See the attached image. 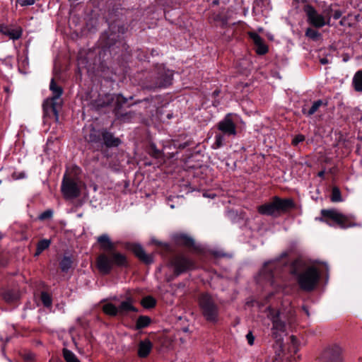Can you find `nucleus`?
Here are the masks:
<instances>
[{"label": "nucleus", "instance_id": "1", "mask_svg": "<svg viewBox=\"0 0 362 362\" xmlns=\"http://www.w3.org/2000/svg\"><path fill=\"white\" fill-rule=\"evenodd\" d=\"M303 264L295 262L292 265L291 273L297 276L300 287L306 291H312L317 285L319 279V271L315 267L303 268Z\"/></svg>", "mask_w": 362, "mask_h": 362}, {"label": "nucleus", "instance_id": "2", "mask_svg": "<svg viewBox=\"0 0 362 362\" xmlns=\"http://www.w3.org/2000/svg\"><path fill=\"white\" fill-rule=\"evenodd\" d=\"M96 264L100 272L107 274L110 272L114 265L124 267L127 264V261L125 255L112 252L100 254L97 258Z\"/></svg>", "mask_w": 362, "mask_h": 362}, {"label": "nucleus", "instance_id": "3", "mask_svg": "<svg viewBox=\"0 0 362 362\" xmlns=\"http://www.w3.org/2000/svg\"><path fill=\"white\" fill-rule=\"evenodd\" d=\"M267 317L272 323L271 329L272 338L276 341H281L286 332V325L284 320L286 317L284 314L279 310H275L273 308H268Z\"/></svg>", "mask_w": 362, "mask_h": 362}, {"label": "nucleus", "instance_id": "4", "mask_svg": "<svg viewBox=\"0 0 362 362\" xmlns=\"http://www.w3.org/2000/svg\"><path fill=\"white\" fill-rule=\"evenodd\" d=\"M293 206L294 204L292 199H281L278 197H275L272 202L259 206L257 211L262 215L276 216L281 211H286L293 207Z\"/></svg>", "mask_w": 362, "mask_h": 362}, {"label": "nucleus", "instance_id": "5", "mask_svg": "<svg viewBox=\"0 0 362 362\" xmlns=\"http://www.w3.org/2000/svg\"><path fill=\"white\" fill-rule=\"evenodd\" d=\"M321 214L323 218L320 220L326 222L331 226L332 224L329 223V220L333 221L341 228H347L356 226L352 216H346L336 209H322Z\"/></svg>", "mask_w": 362, "mask_h": 362}, {"label": "nucleus", "instance_id": "6", "mask_svg": "<svg viewBox=\"0 0 362 362\" xmlns=\"http://www.w3.org/2000/svg\"><path fill=\"white\" fill-rule=\"evenodd\" d=\"M78 171L79 168L75 167L72 169L71 172L67 171L64 176L62 191L66 198L77 197L80 194L76 178Z\"/></svg>", "mask_w": 362, "mask_h": 362}, {"label": "nucleus", "instance_id": "7", "mask_svg": "<svg viewBox=\"0 0 362 362\" xmlns=\"http://www.w3.org/2000/svg\"><path fill=\"white\" fill-rule=\"evenodd\" d=\"M199 304L202 314L208 321L216 320L218 307L214 299L208 293H202L199 298Z\"/></svg>", "mask_w": 362, "mask_h": 362}, {"label": "nucleus", "instance_id": "8", "mask_svg": "<svg viewBox=\"0 0 362 362\" xmlns=\"http://www.w3.org/2000/svg\"><path fill=\"white\" fill-rule=\"evenodd\" d=\"M344 349L339 344H332L322 351L320 362H343Z\"/></svg>", "mask_w": 362, "mask_h": 362}, {"label": "nucleus", "instance_id": "9", "mask_svg": "<svg viewBox=\"0 0 362 362\" xmlns=\"http://www.w3.org/2000/svg\"><path fill=\"white\" fill-rule=\"evenodd\" d=\"M170 265L174 269V273L177 276L195 267L194 262L182 255L173 257L170 260Z\"/></svg>", "mask_w": 362, "mask_h": 362}, {"label": "nucleus", "instance_id": "10", "mask_svg": "<svg viewBox=\"0 0 362 362\" xmlns=\"http://www.w3.org/2000/svg\"><path fill=\"white\" fill-rule=\"evenodd\" d=\"M305 12L308 16V21L315 28H322L326 25L327 22L325 17L317 13L314 7L307 5L305 7Z\"/></svg>", "mask_w": 362, "mask_h": 362}, {"label": "nucleus", "instance_id": "11", "mask_svg": "<svg viewBox=\"0 0 362 362\" xmlns=\"http://www.w3.org/2000/svg\"><path fill=\"white\" fill-rule=\"evenodd\" d=\"M217 128L221 133L228 136H234L237 134L236 125L231 119L230 114L227 115L217 124Z\"/></svg>", "mask_w": 362, "mask_h": 362}, {"label": "nucleus", "instance_id": "12", "mask_svg": "<svg viewBox=\"0 0 362 362\" xmlns=\"http://www.w3.org/2000/svg\"><path fill=\"white\" fill-rule=\"evenodd\" d=\"M286 256V253H283L279 258L266 262L261 272L263 277L269 281L273 277L272 270L279 269L284 264L280 262V259Z\"/></svg>", "mask_w": 362, "mask_h": 362}, {"label": "nucleus", "instance_id": "13", "mask_svg": "<svg viewBox=\"0 0 362 362\" xmlns=\"http://www.w3.org/2000/svg\"><path fill=\"white\" fill-rule=\"evenodd\" d=\"M49 89L52 93V97L51 98V105L52 110L54 114H57V108L61 105L60 97L62 94V88L61 86L56 84L54 79L50 82Z\"/></svg>", "mask_w": 362, "mask_h": 362}, {"label": "nucleus", "instance_id": "14", "mask_svg": "<svg viewBox=\"0 0 362 362\" xmlns=\"http://www.w3.org/2000/svg\"><path fill=\"white\" fill-rule=\"evenodd\" d=\"M173 80V73L172 71L168 70H163L159 75L157 81L156 82L153 86H151V88H163L167 87L170 86L172 83Z\"/></svg>", "mask_w": 362, "mask_h": 362}, {"label": "nucleus", "instance_id": "15", "mask_svg": "<svg viewBox=\"0 0 362 362\" xmlns=\"http://www.w3.org/2000/svg\"><path fill=\"white\" fill-rule=\"evenodd\" d=\"M130 250L134 252L136 257L146 264H151L153 262L152 256L147 255L144 248L138 244H134Z\"/></svg>", "mask_w": 362, "mask_h": 362}, {"label": "nucleus", "instance_id": "16", "mask_svg": "<svg viewBox=\"0 0 362 362\" xmlns=\"http://www.w3.org/2000/svg\"><path fill=\"white\" fill-rule=\"evenodd\" d=\"M249 35L256 47V52L259 54H266L268 51V48L264 43L262 38L255 33H250Z\"/></svg>", "mask_w": 362, "mask_h": 362}, {"label": "nucleus", "instance_id": "17", "mask_svg": "<svg viewBox=\"0 0 362 362\" xmlns=\"http://www.w3.org/2000/svg\"><path fill=\"white\" fill-rule=\"evenodd\" d=\"M98 242L100 245V248L108 252H116L115 244L112 243L109 236L106 234L102 235L98 238Z\"/></svg>", "mask_w": 362, "mask_h": 362}, {"label": "nucleus", "instance_id": "18", "mask_svg": "<svg viewBox=\"0 0 362 362\" xmlns=\"http://www.w3.org/2000/svg\"><path fill=\"white\" fill-rule=\"evenodd\" d=\"M134 301L132 298H128L126 300L122 301L118 306L119 315H126L129 312H137L138 310L133 305Z\"/></svg>", "mask_w": 362, "mask_h": 362}, {"label": "nucleus", "instance_id": "19", "mask_svg": "<svg viewBox=\"0 0 362 362\" xmlns=\"http://www.w3.org/2000/svg\"><path fill=\"white\" fill-rule=\"evenodd\" d=\"M0 33L8 35L9 38L12 40H18L22 35V30L21 28L13 29L4 24H0Z\"/></svg>", "mask_w": 362, "mask_h": 362}, {"label": "nucleus", "instance_id": "20", "mask_svg": "<svg viewBox=\"0 0 362 362\" xmlns=\"http://www.w3.org/2000/svg\"><path fill=\"white\" fill-rule=\"evenodd\" d=\"M153 348V344L151 341L146 339L140 341L138 347V355L141 358L146 357L151 352Z\"/></svg>", "mask_w": 362, "mask_h": 362}, {"label": "nucleus", "instance_id": "21", "mask_svg": "<svg viewBox=\"0 0 362 362\" xmlns=\"http://www.w3.org/2000/svg\"><path fill=\"white\" fill-rule=\"evenodd\" d=\"M104 141V144L107 147H116L120 144V140L115 138L111 133L104 132L102 134Z\"/></svg>", "mask_w": 362, "mask_h": 362}, {"label": "nucleus", "instance_id": "22", "mask_svg": "<svg viewBox=\"0 0 362 362\" xmlns=\"http://www.w3.org/2000/svg\"><path fill=\"white\" fill-rule=\"evenodd\" d=\"M352 84L357 92H362V70L356 72L353 77Z\"/></svg>", "mask_w": 362, "mask_h": 362}, {"label": "nucleus", "instance_id": "23", "mask_svg": "<svg viewBox=\"0 0 362 362\" xmlns=\"http://www.w3.org/2000/svg\"><path fill=\"white\" fill-rule=\"evenodd\" d=\"M103 311L110 316H115L119 315L118 307H116L112 303H106L103 306Z\"/></svg>", "mask_w": 362, "mask_h": 362}, {"label": "nucleus", "instance_id": "24", "mask_svg": "<svg viewBox=\"0 0 362 362\" xmlns=\"http://www.w3.org/2000/svg\"><path fill=\"white\" fill-rule=\"evenodd\" d=\"M323 104L322 100H318L313 103V105L310 108L308 111H306L305 108H303L302 112L304 115H307L308 116L313 115L314 113H315L317 110L321 107Z\"/></svg>", "mask_w": 362, "mask_h": 362}, {"label": "nucleus", "instance_id": "25", "mask_svg": "<svg viewBox=\"0 0 362 362\" xmlns=\"http://www.w3.org/2000/svg\"><path fill=\"white\" fill-rule=\"evenodd\" d=\"M177 241L179 244L187 247H192L194 245V240L186 235L182 234L178 235L177 238Z\"/></svg>", "mask_w": 362, "mask_h": 362}, {"label": "nucleus", "instance_id": "26", "mask_svg": "<svg viewBox=\"0 0 362 362\" xmlns=\"http://www.w3.org/2000/svg\"><path fill=\"white\" fill-rule=\"evenodd\" d=\"M151 318L148 316L141 315L136 321V327L137 329H142L149 325Z\"/></svg>", "mask_w": 362, "mask_h": 362}, {"label": "nucleus", "instance_id": "27", "mask_svg": "<svg viewBox=\"0 0 362 362\" xmlns=\"http://www.w3.org/2000/svg\"><path fill=\"white\" fill-rule=\"evenodd\" d=\"M73 262L70 257H64L60 262V268L62 272H67L72 267Z\"/></svg>", "mask_w": 362, "mask_h": 362}, {"label": "nucleus", "instance_id": "28", "mask_svg": "<svg viewBox=\"0 0 362 362\" xmlns=\"http://www.w3.org/2000/svg\"><path fill=\"white\" fill-rule=\"evenodd\" d=\"M226 135H224L223 133L220 132V133H218L215 136V142L213 144V148L216 149L221 147L226 141L225 137Z\"/></svg>", "mask_w": 362, "mask_h": 362}, {"label": "nucleus", "instance_id": "29", "mask_svg": "<svg viewBox=\"0 0 362 362\" xmlns=\"http://www.w3.org/2000/svg\"><path fill=\"white\" fill-rule=\"evenodd\" d=\"M63 355L66 362H80L76 356L72 351L66 349L63 350Z\"/></svg>", "mask_w": 362, "mask_h": 362}, {"label": "nucleus", "instance_id": "30", "mask_svg": "<svg viewBox=\"0 0 362 362\" xmlns=\"http://www.w3.org/2000/svg\"><path fill=\"white\" fill-rule=\"evenodd\" d=\"M156 300L153 297L148 296L144 298L141 303L145 308H151L156 305Z\"/></svg>", "mask_w": 362, "mask_h": 362}, {"label": "nucleus", "instance_id": "31", "mask_svg": "<svg viewBox=\"0 0 362 362\" xmlns=\"http://www.w3.org/2000/svg\"><path fill=\"white\" fill-rule=\"evenodd\" d=\"M305 35L313 40H317L320 37V33L313 28H308L305 31Z\"/></svg>", "mask_w": 362, "mask_h": 362}, {"label": "nucleus", "instance_id": "32", "mask_svg": "<svg viewBox=\"0 0 362 362\" xmlns=\"http://www.w3.org/2000/svg\"><path fill=\"white\" fill-rule=\"evenodd\" d=\"M331 200L333 202H339L341 201V192L339 188L336 187L332 188Z\"/></svg>", "mask_w": 362, "mask_h": 362}, {"label": "nucleus", "instance_id": "33", "mask_svg": "<svg viewBox=\"0 0 362 362\" xmlns=\"http://www.w3.org/2000/svg\"><path fill=\"white\" fill-rule=\"evenodd\" d=\"M3 296H4V298L5 299V300H6L8 302H11V301L17 299V298H18L16 295L13 294V293L10 291H6L3 294Z\"/></svg>", "mask_w": 362, "mask_h": 362}, {"label": "nucleus", "instance_id": "34", "mask_svg": "<svg viewBox=\"0 0 362 362\" xmlns=\"http://www.w3.org/2000/svg\"><path fill=\"white\" fill-rule=\"evenodd\" d=\"M305 140V136L302 134H298L292 140V145L297 146L300 142H302Z\"/></svg>", "mask_w": 362, "mask_h": 362}, {"label": "nucleus", "instance_id": "35", "mask_svg": "<svg viewBox=\"0 0 362 362\" xmlns=\"http://www.w3.org/2000/svg\"><path fill=\"white\" fill-rule=\"evenodd\" d=\"M44 250H45V240H42L38 244L35 255H40Z\"/></svg>", "mask_w": 362, "mask_h": 362}, {"label": "nucleus", "instance_id": "36", "mask_svg": "<svg viewBox=\"0 0 362 362\" xmlns=\"http://www.w3.org/2000/svg\"><path fill=\"white\" fill-rule=\"evenodd\" d=\"M25 177V172H14L12 174V178L13 180H20Z\"/></svg>", "mask_w": 362, "mask_h": 362}, {"label": "nucleus", "instance_id": "37", "mask_svg": "<svg viewBox=\"0 0 362 362\" xmlns=\"http://www.w3.org/2000/svg\"><path fill=\"white\" fill-rule=\"evenodd\" d=\"M18 4L21 6H29L35 4V0H18Z\"/></svg>", "mask_w": 362, "mask_h": 362}, {"label": "nucleus", "instance_id": "38", "mask_svg": "<svg viewBox=\"0 0 362 362\" xmlns=\"http://www.w3.org/2000/svg\"><path fill=\"white\" fill-rule=\"evenodd\" d=\"M246 339L250 345H252L254 344L255 337L252 335V332H249L247 334Z\"/></svg>", "mask_w": 362, "mask_h": 362}, {"label": "nucleus", "instance_id": "39", "mask_svg": "<svg viewBox=\"0 0 362 362\" xmlns=\"http://www.w3.org/2000/svg\"><path fill=\"white\" fill-rule=\"evenodd\" d=\"M290 339H291V343L293 346L294 351H296V349L297 339L293 335L291 336Z\"/></svg>", "mask_w": 362, "mask_h": 362}, {"label": "nucleus", "instance_id": "40", "mask_svg": "<svg viewBox=\"0 0 362 362\" xmlns=\"http://www.w3.org/2000/svg\"><path fill=\"white\" fill-rule=\"evenodd\" d=\"M320 62L322 64H327L329 63V60L325 58V57H323V58H321L320 59Z\"/></svg>", "mask_w": 362, "mask_h": 362}, {"label": "nucleus", "instance_id": "41", "mask_svg": "<svg viewBox=\"0 0 362 362\" xmlns=\"http://www.w3.org/2000/svg\"><path fill=\"white\" fill-rule=\"evenodd\" d=\"M46 301H47V308L49 307L51 303H52V300L50 298V297L47 294V299H46Z\"/></svg>", "mask_w": 362, "mask_h": 362}, {"label": "nucleus", "instance_id": "42", "mask_svg": "<svg viewBox=\"0 0 362 362\" xmlns=\"http://www.w3.org/2000/svg\"><path fill=\"white\" fill-rule=\"evenodd\" d=\"M41 301L44 305H45V292H42V293H41Z\"/></svg>", "mask_w": 362, "mask_h": 362}, {"label": "nucleus", "instance_id": "43", "mask_svg": "<svg viewBox=\"0 0 362 362\" xmlns=\"http://www.w3.org/2000/svg\"><path fill=\"white\" fill-rule=\"evenodd\" d=\"M52 216V211L51 210H47V218H50Z\"/></svg>", "mask_w": 362, "mask_h": 362}, {"label": "nucleus", "instance_id": "44", "mask_svg": "<svg viewBox=\"0 0 362 362\" xmlns=\"http://www.w3.org/2000/svg\"><path fill=\"white\" fill-rule=\"evenodd\" d=\"M90 141H91V142H97V139L95 138V136L93 137L92 136V134H90Z\"/></svg>", "mask_w": 362, "mask_h": 362}, {"label": "nucleus", "instance_id": "45", "mask_svg": "<svg viewBox=\"0 0 362 362\" xmlns=\"http://www.w3.org/2000/svg\"><path fill=\"white\" fill-rule=\"evenodd\" d=\"M122 98V102H123V103H126V102H127V99H126V98H124L122 95H119L117 96V100H119V98Z\"/></svg>", "mask_w": 362, "mask_h": 362}, {"label": "nucleus", "instance_id": "46", "mask_svg": "<svg viewBox=\"0 0 362 362\" xmlns=\"http://www.w3.org/2000/svg\"><path fill=\"white\" fill-rule=\"evenodd\" d=\"M325 175V171L324 170H322V171H320L318 173V176L320 177H322Z\"/></svg>", "mask_w": 362, "mask_h": 362}, {"label": "nucleus", "instance_id": "47", "mask_svg": "<svg viewBox=\"0 0 362 362\" xmlns=\"http://www.w3.org/2000/svg\"><path fill=\"white\" fill-rule=\"evenodd\" d=\"M45 218V213H42L40 216V219H44Z\"/></svg>", "mask_w": 362, "mask_h": 362}, {"label": "nucleus", "instance_id": "48", "mask_svg": "<svg viewBox=\"0 0 362 362\" xmlns=\"http://www.w3.org/2000/svg\"><path fill=\"white\" fill-rule=\"evenodd\" d=\"M42 107L43 110H45V100L43 101V103L42 104Z\"/></svg>", "mask_w": 362, "mask_h": 362}, {"label": "nucleus", "instance_id": "49", "mask_svg": "<svg viewBox=\"0 0 362 362\" xmlns=\"http://www.w3.org/2000/svg\"><path fill=\"white\" fill-rule=\"evenodd\" d=\"M49 244H50V241L49 240H47V243H46L47 248L49 247Z\"/></svg>", "mask_w": 362, "mask_h": 362}, {"label": "nucleus", "instance_id": "50", "mask_svg": "<svg viewBox=\"0 0 362 362\" xmlns=\"http://www.w3.org/2000/svg\"><path fill=\"white\" fill-rule=\"evenodd\" d=\"M4 90L6 92L8 93L9 92V88L8 87H5L4 88Z\"/></svg>", "mask_w": 362, "mask_h": 362}, {"label": "nucleus", "instance_id": "51", "mask_svg": "<svg viewBox=\"0 0 362 362\" xmlns=\"http://www.w3.org/2000/svg\"><path fill=\"white\" fill-rule=\"evenodd\" d=\"M218 93H219V92H218V90H215V91L214 92V94L215 95H217L218 94Z\"/></svg>", "mask_w": 362, "mask_h": 362}, {"label": "nucleus", "instance_id": "52", "mask_svg": "<svg viewBox=\"0 0 362 362\" xmlns=\"http://www.w3.org/2000/svg\"><path fill=\"white\" fill-rule=\"evenodd\" d=\"M213 3L216 4H218V1L215 0V1H214Z\"/></svg>", "mask_w": 362, "mask_h": 362}]
</instances>
